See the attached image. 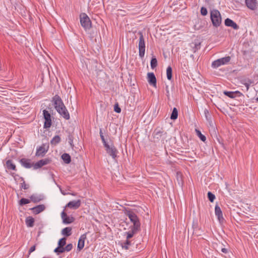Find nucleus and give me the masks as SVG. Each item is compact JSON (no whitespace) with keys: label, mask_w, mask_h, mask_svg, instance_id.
I'll return each mask as SVG.
<instances>
[{"label":"nucleus","mask_w":258,"mask_h":258,"mask_svg":"<svg viewBox=\"0 0 258 258\" xmlns=\"http://www.w3.org/2000/svg\"><path fill=\"white\" fill-rule=\"evenodd\" d=\"M231 60V57L229 56L219 58L214 61L212 63V67L216 69L222 65H225L229 62Z\"/></svg>","instance_id":"nucleus-7"},{"label":"nucleus","mask_w":258,"mask_h":258,"mask_svg":"<svg viewBox=\"0 0 258 258\" xmlns=\"http://www.w3.org/2000/svg\"><path fill=\"white\" fill-rule=\"evenodd\" d=\"M200 43H199L198 44H195L196 47L197 48H198V47H200Z\"/></svg>","instance_id":"nucleus-49"},{"label":"nucleus","mask_w":258,"mask_h":258,"mask_svg":"<svg viewBox=\"0 0 258 258\" xmlns=\"http://www.w3.org/2000/svg\"><path fill=\"white\" fill-rule=\"evenodd\" d=\"M166 96L168 98V99L169 100L170 99V93H169V90L168 88V86H166Z\"/></svg>","instance_id":"nucleus-43"},{"label":"nucleus","mask_w":258,"mask_h":258,"mask_svg":"<svg viewBox=\"0 0 258 258\" xmlns=\"http://www.w3.org/2000/svg\"><path fill=\"white\" fill-rule=\"evenodd\" d=\"M148 80L149 83L153 86L154 87H156V78L153 73H149L148 74Z\"/></svg>","instance_id":"nucleus-18"},{"label":"nucleus","mask_w":258,"mask_h":258,"mask_svg":"<svg viewBox=\"0 0 258 258\" xmlns=\"http://www.w3.org/2000/svg\"><path fill=\"white\" fill-rule=\"evenodd\" d=\"M73 248V244L71 243L67 244L65 247L64 249L66 251H71Z\"/></svg>","instance_id":"nucleus-40"},{"label":"nucleus","mask_w":258,"mask_h":258,"mask_svg":"<svg viewBox=\"0 0 258 258\" xmlns=\"http://www.w3.org/2000/svg\"><path fill=\"white\" fill-rule=\"evenodd\" d=\"M210 15L213 26L216 27L219 26L222 22V18L219 11L217 10H213L211 12Z\"/></svg>","instance_id":"nucleus-4"},{"label":"nucleus","mask_w":258,"mask_h":258,"mask_svg":"<svg viewBox=\"0 0 258 258\" xmlns=\"http://www.w3.org/2000/svg\"><path fill=\"white\" fill-rule=\"evenodd\" d=\"M35 249H36V246L35 245H33L32 247H31V248H30V249L29 250V253L30 254L31 252H32L34 251H35Z\"/></svg>","instance_id":"nucleus-45"},{"label":"nucleus","mask_w":258,"mask_h":258,"mask_svg":"<svg viewBox=\"0 0 258 258\" xmlns=\"http://www.w3.org/2000/svg\"><path fill=\"white\" fill-rule=\"evenodd\" d=\"M114 110L117 113L121 112V108L119 107L117 103L114 105Z\"/></svg>","instance_id":"nucleus-42"},{"label":"nucleus","mask_w":258,"mask_h":258,"mask_svg":"<svg viewBox=\"0 0 258 258\" xmlns=\"http://www.w3.org/2000/svg\"><path fill=\"white\" fill-rule=\"evenodd\" d=\"M60 141V138L59 136L56 135L51 140L50 143L51 145H56L57 144L59 143Z\"/></svg>","instance_id":"nucleus-28"},{"label":"nucleus","mask_w":258,"mask_h":258,"mask_svg":"<svg viewBox=\"0 0 258 258\" xmlns=\"http://www.w3.org/2000/svg\"><path fill=\"white\" fill-rule=\"evenodd\" d=\"M140 36L139 42V55L141 58L144 57L145 53V39L142 32H138Z\"/></svg>","instance_id":"nucleus-6"},{"label":"nucleus","mask_w":258,"mask_h":258,"mask_svg":"<svg viewBox=\"0 0 258 258\" xmlns=\"http://www.w3.org/2000/svg\"><path fill=\"white\" fill-rule=\"evenodd\" d=\"M81 204V202L80 200L71 201L67 204L64 210H65L67 207L73 209H77L80 207Z\"/></svg>","instance_id":"nucleus-12"},{"label":"nucleus","mask_w":258,"mask_h":258,"mask_svg":"<svg viewBox=\"0 0 258 258\" xmlns=\"http://www.w3.org/2000/svg\"><path fill=\"white\" fill-rule=\"evenodd\" d=\"M34 219L31 216L26 218L25 221L27 226L29 227H32L34 226Z\"/></svg>","instance_id":"nucleus-25"},{"label":"nucleus","mask_w":258,"mask_h":258,"mask_svg":"<svg viewBox=\"0 0 258 258\" xmlns=\"http://www.w3.org/2000/svg\"><path fill=\"white\" fill-rule=\"evenodd\" d=\"M201 13L203 16H206L208 14L207 10L205 7H202L201 9Z\"/></svg>","instance_id":"nucleus-41"},{"label":"nucleus","mask_w":258,"mask_h":258,"mask_svg":"<svg viewBox=\"0 0 258 258\" xmlns=\"http://www.w3.org/2000/svg\"><path fill=\"white\" fill-rule=\"evenodd\" d=\"M80 23L85 31L90 29L92 27V23L88 15L84 13L80 15Z\"/></svg>","instance_id":"nucleus-5"},{"label":"nucleus","mask_w":258,"mask_h":258,"mask_svg":"<svg viewBox=\"0 0 258 258\" xmlns=\"http://www.w3.org/2000/svg\"><path fill=\"white\" fill-rule=\"evenodd\" d=\"M167 133L164 132L162 129L156 128L153 133V142L155 143H159L161 142L163 143L166 139Z\"/></svg>","instance_id":"nucleus-3"},{"label":"nucleus","mask_w":258,"mask_h":258,"mask_svg":"<svg viewBox=\"0 0 258 258\" xmlns=\"http://www.w3.org/2000/svg\"><path fill=\"white\" fill-rule=\"evenodd\" d=\"M21 165L26 168H31L33 164L31 163L30 160L26 158H22L20 160Z\"/></svg>","instance_id":"nucleus-20"},{"label":"nucleus","mask_w":258,"mask_h":258,"mask_svg":"<svg viewBox=\"0 0 258 258\" xmlns=\"http://www.w3.org/2000/svg\"><path fill=\"white\" fill-rule=\"evenodd\" d=\"M246 6L251 10H254L256 8V0H245Z\"/></svg>","instance_id":"nucleus-21"},{"label":"nucleus","mask_w":258,"mask_h":258,"mask_svg":"<svg viewBox=\"0 0 258 258\" xmlns=\"http://www.w3.org/2000/svg\"><path fill=\"white\" fill-rule=\"evenodd\" d=\"M196 132L198 136L202 141L205 142L206 140V137L203 135L199 130H196Z\"/></svg>","instance_id":"nucleus-35"},{"label":"nucleus","mask_w":258,"mask_h":258,"mask_svg":"<svg viewBox=\"0 0 258 258\" xmlns=\"http://www.w3.org/2000/svg\"><path fill=\"white\" fill-rule=\"evenodd\" d=\"M86 239L85 234L82 235L78 241L77 248L79 250H81L84 247L85 240Z\"/></svg>","instance_id":"nucleus-19"},{"label":"nucleus","mask_w":258,"mask_h":258,"mask_svg":"<svg viewBox=\"0 0 258 258\" xmlns=\"http://www.w3.org/2000/svg\"><path fill=\"white\" fill-rule=\"evenodd\" d=\"M61 158L66 164H69L71 161V156L67 153L63 154L61 156Z\"/></svg>","instance_id":"nucleus-27"},{"label":"nucleus","mask_w":258,"mask_h":258,"mask_svg":"<svg viewBox=\"0 0 258 258\" xmlns=\"http://www.w3.org/2000/svg\"><path fill=\"white\" fill-rule=\"evenodd\" d=\"M6 166L8 169L16 170V165L13 163L12 160H8L6 161Z\"/></svg>","instance_id":"nucleus-26"},{"label":"nucleus","mask_w":258,"mask_h":258,"mask_svg":"<svg viewBox=\"0 0 258 258\" xmlns=\"http://www.w3.org/2000/svg\"><path fill=\"white\" fill-rule=\"evenodd\" d=\"M131 245V241L126 239L125 242L122 243V247L125 249H128L129 246Z\"/></svg>","instance_id":"nucleus-34"},{"label":"nucleus","mask_w":258,"mask_h":258,"mask_svg":"<svg viewBox=\"0 0 258 258\" xmlns=\"http://www.w3.org/2000/svg\"><path fill=\"white\" fill-rule=\"evenodd\" d=\"M124 214L127 216L130 221L133 224L132 228L135 229L141 230V223L139 217L137 216L135 212L131 209H125Z\"/></svg>","instance_id":"nucleus-2"},{"label":"nucleus","mask_w":258,"mask_h":258,"mask_svg":"<svg viewBox=\"0 0 258 258\" xmlns=\"http://www.w3.org/2000/svg\"><path fill=\"white\" fill-rule=\"evenodd\" d=\"M66 238L65 237H63L59 239L58 242V246L61 247H64V246L66 244Z\"/></svg>","instance_id":"nucleus-37"},{"label":"nucleus","mask_w":258,"mask_h":258,"mask_svg":"<svg viewBox=\"0 0 258 258\" xmlns=\"http://www.w3.org/2000/svg\"><path fill=\"white\" fill-rule=\"evenodd\" d=\"M223 93L224 95H226L227 96L231 98H234L236 97H240L243 95V94L238 91H236L234 92L225 91L223 92Z\"/></svg>","instance_id":"nucleus-15"},{"label":"nucleus","mask_w":258,"mask_h":258,"mask_svg":"<svg viewBox=\"0 0 258 258\" xmlns=\"http://www.w3.org/2000/svg\"><path fill=\"white\" fill-rule=\"evenodd\" d=\"M61 234L67 237L70 236L72 234V228L68 227L63 228L61 231Z\"/></svg>","instance_id":"nucleus-23"},{"label":"nucleus","mask_w":258,"mask_h":258,"mask_svg":"<svg viewBox=\"0 0 258 258\" xmlns=\"http://www.w3.org/2000/svg\"><path fill=\"white\" fill-rule=\"evenodd\" d=\"M221 251L223 252V253H226L228 252V250L225 248H222L221 249Z\"/></svg>","instance_id":"nucleus-46"},{"label":"nucleus","mask_w":258,"mask_h":258,"mask_svg":"<svg viewBox=\"0 0 258 258\" xmlns=\"http://www.w3.org/2000/svg\"><path fill=\"white\" fill-rule=\"evenodd\" d=\"M106 153L110 156L112 159H115L117 157L118 151L113 144L109 145L108 143L104 146Z\"/></svg>","instance_id":"nucleus-8"},{"label":"nucleus","mask_w":258,"mask_h":258,"mask_svg":"<svg viewBox=\"0 0 258 258\" xmlns=\"http://www.w3.org/2000/svg\"><path fill=\"white\" fill-rule=\"evenodd\" d=\"M208 198L210 202H213L215 199V196L211 192L209 191L208 192Z\"/></svg>","instance_id":"nucleus-39"},{"label":"nucleus","mask_w":258,"mask_h":258,"mask_svg":"<svg viewBox=\"0 0 258 258\" xmlns=\"http://www.w3.org/2000/svg\"><path fill=\"white\" fill-rule=\"evenodd\" d=\"M31 200L35 203L40 202L42 199L39 196L36 195H32L30 197Z\"/></svg>","instance_id":"nucleus-31"},{"label":"nucleus","mask_w":258,"mask_h":258,"mask_svg":"<svg viewBox=\"0 0 258 258\" xmlns=\"http://www.w3.org/2000/svg\"><path fill=\"white\" fill-rule=\"evenodd\" d=\"M50 162V160L49 159H42L38 162H37L34 165L33 167L34 169H37L38 168H41L42 166L47 165Z\"/></svg>","instance_id":"nucleus-14"},{"label":"nucleus","mask_w":258,"mask_h":258,"mask_svg":"<svg viewBox=\"0 0 258 258\" xmlns=\"http://www.w3.org/2000/svg\"><path fill=\"white\" fill-rule=\"evenodd\" d=\"M43 114L44 118L45 119V121H44V128H48L52 125L51 115L49 113V112L46 110H44L43 111Z\"/></svg>","instance_id":"nucleus-9"},{"label":"nucleus","mask_w":258,"mask_h":258,"mask_svg":"<svg viewBox=\"0 0 258 258\" xmlns=\"http://www.w3.org/2000/svg\"><path fill=\"white\" fill-rule=\"evenodd\" d=\"M45 209V206L44 205H39L36 207L30 208L29 210L32 211L33 214L37 215L43 212Z\"/></svg>","instance_id":"nucleus-16"},{"label":"nucleus","mask_w":258,"mask_h":258,"mask_svg":"<svg viewBox=\"0 0 258 258\" xmlns=\"http://www.w3.org/2000/svg\"><path fill=\"white\" fill-rule=\"evenodd\" d=\"M64 210L61 213V217L63 223L68 224L73 223L75 218L73 217L68 216Z\"/></svg>","instance_id":"nucleus-10"},{"label":"nucleus","mask_w":258,"mask_h":258,"mask_svg":"<svg viewBox=\"0 0 258 258\" xmlns=\"http://www.w3.org/2000/svg\"><path fill=\"white\" fill-rule=\"evenodd\" d=\"M204 114L205 115V117L207 119V120L209 122V124L210 126L214 127V125L213 123V122L211 120V118L209 113V112L208 109H205L204 110Z\"/></svg>","instance_id":"nucleus-24"},{"label":"nucleus","mask_w":258,"mask_h":258,"mask_svg":"<svg viewBox=\"0 0 258 258\" xmlns=\"http://www.w3.org/2000/svg\"><path fill=\"white\" fill-rule=\"evenodd\" d=\"M244 85L246 87L247 90H248L249 89V85L248 83H245Z\"/></svg>","instance_id":"nucleus-47"},{"label":"nucleus","mask_w":258,"mask_h":258,"mask_svg":"<svg viewBox=\"0 0 258 258\" xmlns=\"http://www.w3.org/2000/svg\"><path fill=\"white\" fill-rule=\"evenodd\" d=\"M178 117V110L176 108L174 107L173 109L172 113L170 116V118L172 120H175L177 119Z\"/></svg>","instance_id":"nucleus-30"},{"label":"nucleus","mask_w":258,"mask_h":258,"mask_svg":"<svg viewBox=\"0 0 258 258\" xmlns=\"http://www.w3.org/2000/svg\"><path fill=\"white\" fill-rule=\"evenodd\" d=\"M100 136L102 142L103 144V145L104 146L105 145V144H107V142L106 141V140L105 139V138H104L103 135Z\"/></svg>","instance_id":"nucleus-44"},{"label":"nucleus","mask_w":258,"mask_h":258,"mask_svg":"<svg viewBox=\"0 0 258 258\" xmlns=\"http://www.w3.org/2000/svg\"><path fill=\"white\" fill-rule=\"evenodd\" d=\"M99 134H100V136L103 135L102 130L101 128L100 129Z\"/></svg>","instance_id":"nucleus-48"},{"label":"nucleus","mask_w":258,"mask_h":258,"mask_svg":"<svg viewBox=\"0 0 258 258\" xmlns=\"http://www.w3.org/2000/svg\"><path fill=\"white\" fill-rule=\"evenodd\" d=\"M166 75L168 80H171L172 78V70L170 66H168L167 68Z\"/></svg>","instance_id":"nucleus-29"},{"label":"nucleus","mask_w":258,"mask_h":258,"mask_svg":"<svg viewBox=\"0 0 258 258\" xmlns=\"http://www.w3.org/2000/svg\"><path fill=\"white\" fill-rule=\"evenodd\" d=\"M52 102H53L54 108L60 115L66 120L69 119L70 118L69 112L64 106L61 98L58 95H55L52 98Z\"/></svg>","instance_id":"nucleus-1"},{"label":"nucleus","mask_w":258,"mask_h":258,"mask_svg":"<svg viewBox=\"0 0 258 258\" xmlns=\"http://www.w3.org/2000/svg\"><path fill=\"white\" fill-rule=\"evenodd\" d=\"M66 251L64 247H61L58 246L56 248H55L54 250V252L57 253V254H59Z\"/></svg>","instance_id":"nucleus-33"},{"label":"nucleus","mask_w":258,"mask_h":258,"mask_svg":"<svg viewBox=\"0 0 258 258\" xmlns=\"http://www.w3.org/2000/svg\"><path fill=\"white\" fill-rule=\"evenodd\" d=\"M30 202V201L27 199L22 198L19 201V204L20 205H24L28 204Z\"/></svg>","instance_id":"nucleus-38"},{"label":"nucleus","mask_w":258,"mask_h":258,"mask_svg":"<svg viewBox=\"0 0 258 258\" xmlns=\"http://www.w3.org/2000/svg\"><path fill=\"white\" fill-rule=\"evenodd\" d=\"M225 25L226 26L231 27L235 30H237L239 29V26L237 25V24L229 18H227L225 19Z\"/></svg>","instance_id":"nucleus-17"},{"label":"nucleus","mask_w":258,"mask_h":258,"mask_svg":"<svg viewBox=\"0 0 258 258\" xmlns=\"http://www.w3.org/2000/svg\"><path fill=\"white\" fill-rule=\"evenodd\" d=\"M48 147L46 148L45 145L43 144L42 146H40L37 149L35 155L36 156L43 157L44 155L47 153L48 151Z\"/></svg>","instance_id":"nucleus-13"},{"label":"nucleus","mask_w":258,"mask_h":258,"mask_svg":"<svg viewBox=\"0 0 258 258\" xmlns=\"http://www.w3.org/2000/svg\"><path fill=\"white\" fill-rule=\"evenodd\" d=\"M215 213L216 216L217 217L219 222L220 223H223L224 221V219L223 217L222 212L220 207L217 204L215 206Z\"/></svg>","instance_id":"nucleus-11"},{"label":"nucleus","mask_w":258,"mask_h":258,"mask_svg":"<svg viewBox=\"0 0 258 258\" xmlns=\"http://www.w3.org/2000/svg\"><path fill=\"white\" fill-rule=\"evenodd\" d=\"M139 231V230L135 229L133 228H132L131 230L127 232H125V234H126V239L130 240V239L132 238L133 236Z\"/></svg>","instance_id":"nucleus-22"},{"label":"nucleus","mask_w":258,"mask_h":258,"mask_svg":"<svg viewBox=\"0 0 258 258\" xmlns=\"http://www.w3.org/2000/svg\"><path fill=\"white\" fill-rule=\"evenodd\" d=\"M255 100L256 102H258V97L256 98Z\"/></svg>","instance_id":"nucleus-50"},{"label":"nucleus","mask_w":258,"mask_h":258,"mask_svg":"<svg viewBox=\"0 0 258 258\" xmlns=\"http://www.w3.org/2000/svg\"><path fill=\"white\" fill-rule=\"evenodd\" d=\"M21 181L22 182L21 183V187L24 189H27L29 188V185L25 183L24 179L23 177L20 178Z\"/></svg>","instance_id":"nucleus-36"},{"label":"nucleus","mask_w":258,"mask_h":258,"mask_svg":"<svg viewBox=\"0 0 258 258\" xmlns=\"http://www.w3.org/2000/svg\"><path fill=\"white\" fill-rule=\"evenodd\" d=\"M151 67L152 69H155L157 66V60L155 56H153L151 60Z\"/></svg>","instance_id":"nucleus-32"}]
</instances>
